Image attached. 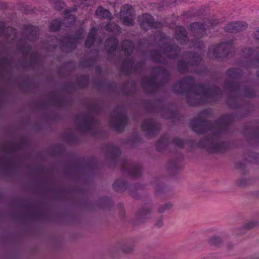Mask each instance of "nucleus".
Instances as JSON below:
<instances>
[{
  "instance_id": "16",
  "label": "nucleus",
  "mask_w": 259,
  "mask_h": 259,
  "mask_svg": "<svg viewBox=\"0 0 259 259\" xmlns=\"http://www.w3.org/2000/svg\"><path fill=\"white\" fill-rule=\"evenodd\" d=\"M120 164L122 172L126 171L129 175L134 177H138L141 175L142 170L139 165L131 164L126 160H122Z\"/></svg>"
},
{
  "instance_id": "55",
  "label": "nucleus",
  "mask_w": 259,
  "mask_h": 259,
  "mask_svg": "<svg viewBox=\"0 0 259 259\" xmlns=\"http://www.w3.org/2000/svg\"><path fill=\"white\" fill-rule=\"evenodd\" d=\"M257 75L258 77L259 78V71L257 72Z\"/></svg>"
},
{
  "instance_id": "36",
  "label": "nucleus",
  "mask_w": 259,
  "mask_h": 259,
  "mask_svg": "<svg viewBox=\"0 0 259 259\" xmlns=\"http://www.w3.org/2000/svg\"><path fill=\"white\" fill-rule=\"evenodd\" d=\"M51 3L54 4V7L58 10H61L64 6V3L60 0H51Z\"/></svg>"
},
{
  "instance_id": "38",
  "label": "nucleus",
  "mask_w": 259,
  "mask_h": 259,
  "mask_svg": "<svg viewBox=\"0 0 259 259\" xmlns=\"http://www.w3.org/2000/svg\"><path fill=\"white\" fill-rule=\"evenodd\" d=\"M9 163V159L6 156H0V167H6Z\"/></svg>"
},
{
  "instance_id": "3",
  "label": "nucleus",
  "mask_w": 259,
  "mask_h": 259,
  "mask_svg": "<svg viewBox=\"0 0 259 259\" xmlns=\"http://www.w3.org/2000/svg\"><path fill=\"white\" fill-rule=\"evenodd\" d=\"M156 40L159 39V46L162 49L163 53L156 50H152L150 55L155 62L166 64L167 58L175 59L179 55L180 51L178 46L171 43V40L167 37L164 33L158 32L155 35Z\"/></svg>"
},
{
  "instance_id": "12",
  "label": "nucleus",
  "mask_w": 259,
  "mask_h": 259,
  "mask_svg": "<svg viewBox=\"0 0 259 259\" xmlns=\"http://www.w3.org/2000/svg\"><path fill=\"white\" fill-rule=\"evenodd\" d=\"M119 16L124 25L128 26L134 25V11L131 6L124 5L121 9Z\"/></svg>"
},
{
  "instance_id": "31",
  "label": "nucleus",
  "mask_w": 259,
  "mask_h": 259,
  "mask_svg": "<svg viewBox=\"0 0 259 259\" xmlns=\"http://www.w3.org/2000/svg\"><path fill=\"white\" fill-rule=\"evenodd\" d=\"M25 39H21L20 45L19 46V49L23 52L25 57H27L28 54L30 52L31 48L30 46L27 42H25Z\"/></svg>"
},
{
  "instance_id": "15",
  "label": "nucleus",
  "mask_w": 259,
  "mask_h": 259,
  "mask_svg": "<svg viewBox=\"0 0 259 259\" xmlns=\"http://www.w3.org/2000/svg\"><path fill=\"white\" fill-rule=\"evenodd\" d=\"M144 62L137 63L131 62L129 59L124 60L121 64L120 71L124 74L128 75L132 73H137L144 66Z\"/></svg>"
},
{
  "instance_id": "46",
  "label": "nucleus",
  "mask_w": 259,
  "mask_h": 259,
  "mask_svg": "<svg viewBox=\"0 0 259 259\" xmlns=\"http://www.w3.org/2000/svg\"><path fill=\"white\" fill-rule=\"evenodd\" d=\"M218 23V21L217 20H213L212 22V23L211 25H208V24H206V25L208 27H212L215 25H216Z\"/></svg>"
},
{
  "instance_id": "13",
  "label": "nucleus",
  "mask_w": 259,
  "mask_h": 259,
  "mask_svg": "<svg viewBox=\"0 0 259 259\" xmlns=\"http://www.w3.org/2000/svg\"><path fill=\"white\" fill-rule=\"evenodd\" d=\"M138 22L141 27L144 30H147L149 28L156 29L161 25L160 23L155 22L153 17L147 13L138 17Z\"/></svg>"
},
{
  "instance_id": "37",
  "label": "nucleus",
  "mask_w": 259,
  "mask_h": 259,
  "mask_svg": "<svg viewBox=\"0 0 259 259\" xmlns=\"http://www.w3.org/2000/svg\"><path fill=\"white\" fill-rule=\"evenodd\" d=\"M10 64V61L6 58L0 59V70H2L5 66H8Z\"/></svg>"
},
{
  "instance_id": "50",
  "label": "nucleus",
  "mask_w": 259,
  "mask_h": 259,
  "mask_svg": "<svg viewBox=\"0 0 259 259\" xmlns=\"http://www.w3.org/2000/svg\"><path fill=\"white\" fill-rule=\"evenodd\" d=\"M80 63H81V65H82V66L84 67H88V66H89V65H87V64H85L84 63V62H83V61H81V62H80Z\"/></svg>"
},
{
  "instance_id": "51",
  "label": "nucleus",
  "mask_w": 259,
  "mask_h": 259,
  "mask_svg": "<svg viewBox=\"0 0 259 259\" xmlns=\"http://www.w3.org/2000/svg\"><path fill=\"white\" fill-rule=\"evenodd\" d=\"M57 47V45H53L52 48L53 49H55Z\"/></svg>"
},
{
  "instance_id": "24",
  "label": "nucleus",
  "mask_w": 259,
  "mask_h": 259,
  "mask_svg": "<svg viewBox=\"0 0 259 259\" xmlns=\"http://www.w3.org/2000/svg\"><path fill=\"white\" fill-rule=\"evenodd\" d=\"M76 10V8H74L72 10H66L64 12V14L68 15L64 19L63 22L66 27H69L74 24L76 20V17L73 15H70L69 13L71 12L75 11Z\"/></svg>"
},
{
  "instance_id": "26",
  "label": "nucleus",
  "mask_w": 259,
  "mask_h": 259,
  "mask_svg": "<svg viewBox=\"0 0 259 259\" xmlns=\"http://www.w3.org/2000/svg\"><path fill=\"white\" fill-rule=\"evenodd\" d=\"M134 48L133 42L128 40H123L121 44V49L126 56H130L133 52Z\"/></svg>"
},
{
  "instance_id": "41",
  "label": "nucleus",
  "mask_w": 259,
  "mask_h": 259,
  "mask_svg": "<svg viewBox=\"0 0 259 259\" xmlns=\"http://www.w3.org/2000/svg\"><path fill=\"white\" fill-rule=\"evenodd\" d=\"M168 168L171 170H177L178 169V165L176 161L170 162L168 164Z\"/></svg>"
},
{
  "instance_id": "48",
  "label": "nucleus",
  "mask_w": 259,
  "mask_h": 259,
  "mask_svg": "<svg viewBox=\"0 0 259 259\" xmlns=\"http://www.w3.org/2000/svg\"><path fill=\"white\" fill-rule=\"evenodd\" d=\"M236 167L237 168H243L245 167V166L241 163H238L236 165Z\"/></svg>"
},
{
  "instance_id": "42",
  "label": "nucleus",
  "mask_w": 259,
  "mask_h": 259,
  "mask_svg": "<svg viewBox=\"0 0 259 259\" xmlns=\"http://www.w3.org/2000/svg\"><path fill=\"white\" fill-rule=\"evenodd\" d=\"M1 150L3 152H7L9 151L8 145L6 143L3 144L1 147Z\"/></svg>"
},
{
  "instance_id": "8",
  "label": "nucleus",
  "mask_w": 259,
  "mask_h": 259,
  "mask_svg": "<svg viewBox=\"0 0 259 259\" xmlns=\"http://www.w3.org/2000/svg\"><path fill=\"white\" fill-rule=\"evenodd\" d=\"M190 29L195 39L192 40L191 43L192 44H190V47L202 49L204 47V45L199 40L205 34L206 28L202 23L194 22L190 25Z\"/></svg>"
},
{
  "instance_id": "39",
  "label": "nucleus",
  "mask_w": 259,
  "mask_h": 259,
  "mask_svg": "<svg viewBox=\"0 0 259 259\" xmlns=\"http://www.w3.org/2000/svg\"><path fill=\"white\" fill-rule=\"evenodd\" d=\"M166 112L167 115L163 114V116L164 117L166 118H172L175 116L176 114L175 112L169 110V109L167 110Z\"/></svg>"
},
{
  "instance_id": "10",
  "label": "nucleus",
  "mask_w": 259,
  "mask_h": 259,
  "mask_svg": "<svg viewBox=\"0 0 259 259\" xmlns=\"http://www.w3.org/2000/svg\"><path fill=\"white\" fill-rule=\"evenodd\" d=\"M184 56H188L190 58V61L188 63L183 60L179 61L178 70L180 72H191L189 70V67L199 65L202 60L201 55L196 53L186 52Z\"/></svg>"
},
{
  "instance_id": "27",
  "label": "nucleus",
  "mask_w": 259,
  "mask_h": 259,
  "mask_svg": "<svg viewBox=\"0 0 259 259\" xmlns=\"http://www.w3.org/2000/svg\"><path fill=\"white\" fill-rule=\"evenodd\" d=\"M150 214V209L147 206H145L137 212L136 215L139 221L143 222L145 220L149 218Z\"/></svg>"
},
{
  "instance_id": "14",
  "label": "nucleus",
  "mask_w": 259,
  "mask_h": 259,
  "mask_svg": "<svg viewBox=\"0 0 259 259\" xmlns=\"http://www.w3.org/2000/svg\"><path fill=\"white\" fill-rule=\"evenodd\" d=\"M80 38V35L76 37L63 36L60 40V47L65 53L70 52L75 48Z\"/></svg>"
},
{
  "instance_id": "28",
  "label": "nucleus",
  "mask_w": 259,
  "mask_h": 259,
  "mask_svg": "<svg viewBox=\"0 0 259 259\" xmlns=\"http://www.w3.org/2000/svg\"><path fill=\"white\" fill-rule=\"evenodd\" d=\"M96 34L97 29L94 27L92 28L90 30L85 43V46L86 48H90L93 45L95 42Z\"/></svg>"
},
{
  "instance_id": "11",
  "label": "nucleus",
  "mask_w": 259,
  "mask_h": 259,
  "mask_svg": "<svg viewBox=\"0 0 259 259\" xmlns=\"http://www.w3.org/2000/svg\"><path fill=\"white\" fill-rule=\"evenodd\" d=\"M142 131L149 137L157 135L160 130V125L153 119H147L143 121L141 125Z\"/></svg>"
},
{
  "instance_id": "6",
  "label": "nucleus",
  "mask_w": 259,
  "mask_h": 259,
  "mask_svg": "<svg viewBox=\"0 0 259 259\" xmlns=\"http://www.w3.org/2000/svg\"><path fill=\"white\" fill-rule=\"evenodd\" d=\"M234 47L231 42H222L211 46L208 51V57L211 59L222 60L229 57L234 52Z\"/></svg>"
},
{
  "instance_id": "22",
  "label": "nucleus",
  "mask_w": 259,
  "mask_h": 259,
  "mask_svg": "<svg viewBox=\"0 0 259 259\" xmlns=\"http://www.w3.org/2000/svg\"><path fill=\"white\" fill-rule=\"evenodd\" d=\"M106 157L112 160H115L116 158L119 157L120 155V151L118 147L113 145H109L105 147Z\"/></svg>"
},
{
  "instance_id": "53",
  "label": "nucleus",
  "mask_w": 259,
  "mask_h": 259,
  "mask_svg": "<svg viewBox=\"0 0 259 259\" xmlns=\"http://www.w3.org/2000/svg\"><path fill=\"white\" fill-rule=\"evenodd\" d=\"M83 79L85 80V82H87V78L85 76L83 77Z\"/></svg>"
},
{
  "instance_id": "19",
  "label": "nucleus",
  "mask_w": 259,
  "mask_h": 259,
  "mask_svg": "<svg viewBox=\"0 0 259 259\" xmlns=\"http://www.w3.org/2000/svg\"><path fill=\"white\" fill-rule=\"evenodd\" d=\"M5 23L0 22V37L4 36L6 41L10 42L16 38V30L11 27H7L5 31Z\"/></svg>"
},
{
  "instance_id": "35",
  "label": "nucleus",
  "mask_w": 259,
  "mask_h": 259,
  "mask_svg": "<svg viewBox=\"0 0 259 259\" xmlns=\"http://www.w3.org/2000/svg\"><path fill=\"white\" fill-rule=\"evenodd\" d=\"M172 207V204L171 203H166L159 207L158 209V212L162 213L166 210H170Z\"/></svg>"
},
{
  "instance_id": "25",
  "label": "nucleus",
  "mask_w": 259,
  "mask_h": 259,
  "mask_svg": "<svg viewBox=\"0 0 259 259\" xmlns=\"http://www.w3.org/2000/svg\"><path fill=\"white\" fill-rule=\"evenodd\" d=\"M95 15L99 18L110 20L112 18L111 13L109 10L104 9L102 6H98L95 11Z\"/></svg>"
},
{
  "instance_id": "32",
  "label": "nucleus",
  "mask_w": 259,
  "mask_h": 259,
  "mask_svg": "<svg viewBox=\"0 0 259 259\" xmlns=\"http://www.w3.org/2000/svg\"><path fill=\"white\" fill-rule=\"evenodd\" d=\"M61 22L58 20H53L51 21L49 26V29L52 31H58L60 28Z\"/></svg>"
},
{
  "instance_id": "21",
  "label": "nucleus",
  "mask_w": 259,
  "mask_h": 259,
  "mask_svg": "<svg viewBox=\"0 0 259 259\" xmlns=\"http://www.w3.org/2000/svg\"><path fill=\"white\" fill-rule=\"evenodd\" d=\"M174 37L180 44H186L188 41L186 30L184 27L180 26L176 27Z\"/></svg>"
},
{
  "instance_id": "4",
  "label": "nucleus",
  "mask_w": 259,
  "mask_h": 259,
  "mask_svg": "<svg viewBox=\"0 0 259 259\" xmlns=\"http://www.w3.org/2000/svg\"><path fill=\"white\" fill-rule=\"evenodd\" d=\"M228 80L225 83L224 88L231 93L237 95L241 93L243 96L252 98L255 96L253 90L248 87L243 85V83L240 81L242 76V71L238 68L228 69L226 72Z\"/></svg>"
},
{
  "instance_id": "33",
  "label": "nucleus",
  "mask_w": 259,
  "mask_h": 259,
  "mask_svg": "<svg viewBox=\"0 0 259 259\" xmlns=\"http://www.w3.org/2000/svg\"><path fill=\"white\" fill-rule=\"evenodd\" d=\"M106 30L108 31L119 32L120 28L114 23H108L106 26Z\"/></svg>"
},
{
  "instance_id": "45",
  "label": "nucleus",
  "mask_w": 259,
  "mask_h": 259,
  "mask_svg": "<svg viewBox=\"0 0 259 259\" xmlns=\"http://www.w3.org/2000/svg\"><path fill=\"white\" fill-rule=\"evenodd\" d=\"M133 250V248L132 247H127L126 248H123L122 251L126 253H130Z\"/></svg>"
},
{
  "instance_id": "29",
  "label": "nucleus",
  "mask_w": 259,
  "mask_h": 259,
  "mask_svg": "<svg viewBox=\"0 0 259 259\" xmlns=\"http://www.w3.org/2000/svg\"><path fill=\"white\" fill-rule=\"evenodd\" d=\"M168 144V137L167 135L161 136L160 140L156 144V149L158 151H161Z\"/></svg>"
},
{
  "instance_id": "57",
  "label": "nucleus",
  "mask_w": 259,
  "mask_h": 259,
  "mask_svg": "<svg viewBox=\"0 0 259 259\" xmlns=\"http://www.w3.org/2000/svg\"><path fill=\"white\" fill-rule=\"evenodd\" d=\"M197 73L198 74H201V72H197Z\"/></svg>"
},
{
  "instance_id": "18",
  "label": "nucleus",
  "mask_w": 259,
  "mask_h": 259,
  "mask_svg": "<svg viewBox=\"0 0 259 259\" xmlns=\"http://www.w3.org/2000/svg\"><path fill=\"white\" fill-rule=\"evenodd\" d=\"M247 27L248 25L246 22H231L224 27V30L227 32L235 33L245 30Z\"/></svg>"
},
{
  "instance_id": "2",
  "label": "nucleus",
  "mask_w": 259,
  "mask_h": 259,
  "mask_svg": "<svg viewBox=\"0 0 259 259\" xmlns=\"http://www.w3.org/2000/svg\"><path fill=\"white\" fill-rule=\"evenodd\" d=\"M173 91L177 94H185L187 103L191 106L214 101L222 93L217 86L208 87L206 84L195 83V79L190 76L178 81L174 85Z\"/></svg>"
},
{
  "instance_id": "52",
  "label": "nucleus",
  "mask_w": 259,
  "mask_h": 259,
  "mask_svg": "<svg viewBox=\"0 0 259 259\" xmlns=\"http://www.w3.org/2000/svg\"><path fill=\"white\" fill-rule=\"evenodd\" d=\"M131 196H132V197H135V196L134 195V193H133L131 192Z\"/></svg>"
},
{
  "instance_id": "5",
  "label": "nucleus",
  "mask_w": 259,
  "mask_h": 259,
  "mask_svg": "<svg viewBox=\"0 0 259 259\" xmlns=\"http://www.w3.org/2000/svg\"><path fill=\"white\" fill-rule=\"evenodd\" d=\"M152 73L151 76H145L142 80V85L147 94L158 91L171 77L169 72L162 67H153L152 69Z\"/></svg>"
},
{
  "instance_id": "54",
  "label": "nucleus",
  "mask_w": 259,
  "mask_h": 259,
  "mask_svg": "<svg viewBox=\"0 0 259 259\" xmlns=\"http://www.w3.org/2000/svg\"><path fill=\"white\" fill-rule=\"evenodd\" d=\"M155 192H156V193H158V189L157 188H155Z\"/></svg>"
},
{
  "instance_id": "43",
  "label": "nucleus",
  "mask_w": 259,
  "mask_h": 259,
  "mask_svg": "<svg viewBox=\"0 0 259 259\" xmlns=\"http://www.w3.org/2000/svg\"><path fill=\"white\" fill-rule=\"evenodd\" d=\"M256 226V223L255 222H251L248 223L246 227L248 229L253 228Z\"/></svg>"
},
{
  "instance_id": "44",
  "label": "nucleus",
  "mask_w": 259,
  "mask_h": 259,
  "mask_svg": "<svg viewBox=\"0 0 259 259\" xmlns=\"http://www.w3.org/2000/svg\"><path fill=\"white\" fill-rule=\"evenodd\" d=\"M246 184V180L245 179H240L237 182V184L240 186H245Z\"/></svg>"
},
{
  "instance_id": "20",
  "label": "nucleus",
  "mask_w": 259,
  "mask_h": 259,
  "mask_svg": "<svg viewBox=\"0 0 259 259\" xmlns=\"http://www.w3.org/2000/svg\"><path fill=\"white\" fill-rule=\"evenodd\" d=\"M23 34L26 39L30 41H33L37 37L38 28L32 25H25L23 28Z\"/></svg>"
},
{
  "instance_id": "47",
  "label": "nucleus",
  "mask_w": 259,
  "mask_h": 259,
  "mask_svg": "<svg viewBox=\"0 0 259 259\" xmlns=\"http://www.w3.org/2000/svg\"><path fill=\"white\" fill-rule=\"evenodd\" d=\"M163 224L162 220L161 219L158 220L156 223L155 225L158 227L162 226Z\"/></svg>"
},
{
  "instance_id": "7",
  "label": "nucleus",
  "mask_w": 259,
  "mask_h": 259,
  "mask_svg": "<svg viewBox=\"0 0 259 259\" xmlns=\"http://www.w3.org/2000/svg\"><path fill=\"white\" fill-rule=\"evenodd\" d=\"M127 116L124 108L117 107L111 114L109 122L111 126L117 132H122L127 123Z\"/></svg>"
},
{
  "instance_id": "17",
  "label": "nucleus",
  "mask_w": 259,
  "mask_h": 259,
  "mask_svg": "<svg viewBox=\"0 0 259 259\" xmlns=\"http://www.w3.org/2000/svg\"><path fill=\"white\" fill-rule=\"evenodd\" d=\"M242 56L245 58L251 57L250 63L252 65L259 66V48L255 51L250 48H245L242 50Z\"/></svg>"
},
{
  "instance_id": "49",
  "label": "nucleus",
  "mask_w": 259,
  "mask_h": 259,
  "mask_svg": "<svg viewBox=\"0 0 259 259\" xmlns=\"http://www.w3.org/2000/svg\"><path fill=\"white\" fill-rule=\"evenodd\" d=\"M255 37L257 39L259 40V30L256 31Z\"/></svg>"
},
{
  "instance_id": "40",
  "label": "nucleus",
  "mask_w": 259,
  "mask_h": 259,
  "mask_svg": "<svg viewBox=\"0 0 259 259\" xmlns=\"http://www.w3.org/2000/svg\"><path fill=\"white\" fill-rule=\"evenodd\" d=\"M209 242L211 245H217L221 242V239L219 237H213L210 239Z\"/></svg>"
},
{
  "instance_id": "56",
  "label": "nucleus",
  "mask_w": 259,
  "mask_h": 259,
  "mask_svg": "<svg viewBox=\"0 0 259 259\" xmlns=\"http://www.w3.org/2000/svg\"><path fill=\"white\" fill-rule=\"evenodd\" d=\"M91 133L92 134H93H93H94V133L93 132V131H91Z\"/></svg>"
},
{
  "instance_id": "9",
  "label": "nucleus",
  "mask_w": 259,
  "mask_h": 259,
  "mask_svg": "<svg viewBox=\"0 0 259 259\" xmlns=\"http://www.w3.org/2000/svg\"><path fill=\"white\" fill-rule=\"evenodd\" d=\"M75 121L78 128L84 132L94 130L97 125V122L87 113L77 115L75 117Z\"/></svg>"
},
{
  "instance_id": "1",
  "label": "nucleus",
  "mask_w": 259,
  "mask_h": 259,
  "mask_svg": "<svg viewBox=\"0 0 259 259\" xmlns=\"http://www.w3.org/2000/svg\"><path fill=\"white\" fill-rule=\"evenodd\" d=\"M209 113L208 109L198 114L199 117L192 119L190 127L198 134H207V137L201 140L198 146L207 149L211 153L224 152L229 147L228 143L220 141L221 136L225 133L229 124L235 119L233 114L224 115L213 124L205 120Z\"/></svg>"
},
{
  "instance_id": "34",
  "label": "nucleus",
  "mask_w": 259,
  "mask_h": 259,
  "mask_svg": "<svg viewBox=\"0 0 259 259\" xmlns=\"http://www.w3.org/2000/svg\"><path fill=\"white\" fill-rule=\"evenodd\" d=\"M172 144L178 147L182 148L184 146L185 141L178 137H175L172 141Z\"/></svg>"
},
{
  "instance_id": "23",
  "label": "nucleus",
  "mask_w": 259,
  "mask_h": 259,
  "mask_svg": "<svg viewBox=\"0 0 259 259\" xmlns=\"http://www.w3.org/2000/svg\"><path fill=\"white\" fill-rule=\"evenodd\" d=\"M118 44V40L116 37H111L108 39L105 44V49L108 54H111L115 51Z\"/></svg>"
},
{
  "instance_id": "30",
  "label": "nucleus",
  "mask_w": 259,
  "mask_h": 259,
  "mask_svg": "<svg viewBox=\"0 0 259 259\" xmlns=\"http://www.w3.org/2000/svg\"><path fill=\"white\" fill-rule=\"evenodd\" d=\"M127 183L126 182L117 179L113 184L114 190L116 191H124L127 188Z\"/></svg>"
}]
</instances>
